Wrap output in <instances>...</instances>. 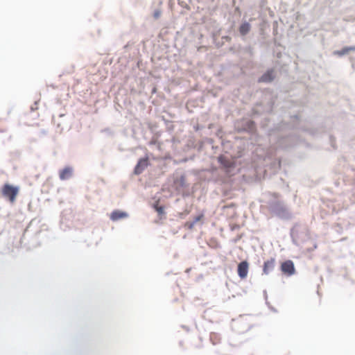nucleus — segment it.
<instances>
[{
  "mask_svg": "<svg viewBox=\"0 0 355 355\" xmlns=\"http://www.w3.org/2000/svg\"><path fill=\"white\" fill-rule=\"evenodd\" d=\"M275 78L273 70L266 71L259 79V82L268 83L272 81Z\"/></svg>",
  "mask_w": 355,
  "mask_h": 355,
  "instance_id": "nucleus-8",
  "label": "nucleus"
},
{
  "mask_svg": "<svg viewBox=\"0 0 355 355\" xmlns=\"http://www.w3.org/2000/svg\"><path fill=\"white\" fill-rule=\"evenodd\" d=\"M281 270L284 274L288 276L293 275L295 271L293 262L291 260L283 262L281 264Z\"/></svg>",
  "mask_w": 355,
  "mask_h": 355,
  "instance_id": "nucleus-2",
  "label": "nucleus"
},
{
  "mask_svg": "<svg viewBox=\"0 0 355 355\" xmlns=\"http://www.w3.org/2000/svg\"><path fill=\"white\" fill-rule=\"evenodd\" d=\"M18 193L19 188L9 184H5L1 188L2 196L5 198H7L11 203L15 202Z\"/></svg>",
  "mask_w": 355,
  "mask_h": 355,
  "instance_id": "nucleus-1",
  "label": "nucleus"
},
{
  "mask_svg": "<svg viewBox=\"0 0 355 355\" xmlns=\"http://www.w3.org/2000/svg\"><path fill=\"white\" fill-rule=\"evenodd\" d=\"M72 168L71 167H65L59 173L60 180H64L69 179L72 175Z\"/></svg>",
  "mask_w": 355,
  "mask_h": 355,
  "instance_id": "nucleus-7",
  "label": "nucleus"
},
{
  "mask_svg": "<svg viewBox=\"0 0 355 355\" xmlns=\"http://www.w3.org/2000/svg\"><path fill=\"white\" fill-rule=\"evenodd\" d=\"M218 162L220 164L223 165L226 168L231 167L232 164L230 161H228L225 157L221 155L218 157Z\"/></svg>",
  "mask_w": 355,
  "mask_h": 355,
  "instance_id": "nucleus-10",
  "label": "nucleus"
},
{
  "mask_svg": "<svg viewBox=\"0 0 355 355\" xmlns=\"http://www.w3.org/2000/svg\"><path fill=\"white\" fill-rule=\"evenodd\" d=\"M351 51H355V47L354 46L345 47L340 51L335 52V53L338 55H343Z\"/></svg>",
  "mask_w": 355,
  "mask_h": 355,
  "instance_id": "nucleus-11",
  "label": "nucleus"
},
{
  "mask_svg": "<svg viewBox=\"0 0 355 355\" xmlns=\"http://www.w3.org/2000/svg\"><path fill=\"white\" fill-rule=\"evenodd\" d=\"M161 15V11L159 10H157L153 13V17L155 19H158Z\"/></svg>",
  "mask_w": 355,
  "mask_h": 355,
  "instance_id": "nucleus-14",
  "label": "nucleus"
},
{
  "mask_svg": "<svg viewBox=\"0 0 355 355\" xmlns=\"http://www.w3.org/2000/svg\"><path fill=\"white\" fill-rule=\"evenodd\" d=\"M250 30V25L248 23H243L239 28V32L242 35H246Z\"/></svg>",
  "mask_w": 355,
  "mask_h": 355,
  "instance_id": "nucleus-9",
  "label": "nucleus"
},
{
  "mask_svg": "<svg viewBox=\"0 0 355 355\" xmlns=\"http://www.w3.org/2000/svg\"><path fill=\"white\" fill-rule=\"evenodd\" d=\"M275 266V258H271L269 260H267L263 263V273L264 275H268L274 269Z\"/></svg>",
  "mask_w": 355,
  "mask_h": 355,
  "instance_id": "nucleus-4",
  "label": "nucleus"
},
{
  "mask_svg": "<svg viewBox=\"0 0 355 355\" xmlns=\"http://www.w3.org/2000/svg\"><path fill=\"white\" fill-rule=\"evenodd\" d=\"M148 164V157L140 159L135 168V173L140 174L147 167Z\"/></svg>",
  "mask_w": 355,
  "mask_h": 355,
  "instance_id": "nucleus-5",
  "label": "nucleus"
},
{
  "mask_svg": "<svg viewBox=\"0 0 355 355\" xmlns=\"http://www.w3.org/2000/svg\"><path fill=\"white\" fill-rule=\"evenodd\" d=\"M248 270H249V264H248V261H241L240 263H239L238 268H237V272H238V275L239 276V277L241 279L246 278V277L248 276Z\"/></svg>",
  "mask_w": 355,
  "mask_h": 355,
  "instance_id": "nucleus-3",
  "label": "nucleus"
},
{
  "mask_svg": "<svg viewBox=\"0 0 355 355\" xmlns=\"http://www.w3.org/2000/svg\"><path fill=\"white\" fill-rule=\"evenodd\" d=\"M110 217L112 220L116 221L119 219L128 217V214L120 210H114L111 213Z\"/></svg>",
  "mask_w": 355,
  "mask_h": 355,
  "instance_id": "nucleus-6",
  "label": "nucleus"
},
{
  "mask_svg": "<svg viewBox=\"0 0 355 355\" xmlns=\"http://www.w3.org/2000/svg\"><path fill=\"white\" fill-rule=\"evenodd\" d=\"M203 214H200L196 217H195L194 218V220H193V223H191L189 226L190 228H191L193 225V224L196 223L197 222L200 221V220H202V218H203Z\"/></svg>",
  "mask_w": 355,
  "mask_h": 355,
  "instance_id": "nucleus-12",
  "label": "nucleus"
},
{
  "mask_svg": "<svg viewBox=\"0 0 355 355\" xmlns=\"http://www.w3.org/2000/svg\"><path fill=\"white\" fill-rule=\"evenodd\" d=\"M155 208L156 211L159 214H163L164 213V207H159L158 205H155Z\"/></svg>",
  "mask_w": 355,
  "mask_h": 355,
  "instance_id": "nucleus-13",
  "label": "nucleus"
}]
</instances>
